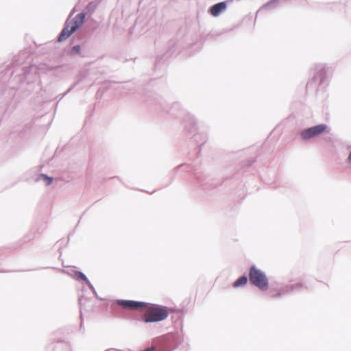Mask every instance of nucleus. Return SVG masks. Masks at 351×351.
Instances as JSON below:
<instances>
[{"instance_id":"obj_9","label":"nucleus","mask_w":351,"mask_h":351,"mask_svg":"<svg viewBox=\"0 0 351 351\" xmlns=\"http://www.w3.org/2000/svg\"><path fill=\"white\" fill-rule=\"evenodd\" d=\"M41 177L47 180V185H49V184H51L52 183L53 179L51 178L47 177L45 175H42Z\"/></svg>"},{"instance_id":"obj_2","label":"nucleus","mask_w":351,"mask_h":351,"mask_svg":"<svg viewBox=\"0 0 351 351\" xmlns=\"http://www.w3.org/2000/svg\"><path fill=\"white\" fill-rule=\"evenodd\" d=\"M84 19L85 14L80 13L77 14L73 19L68 21L58 37V41L61 42L68 38L84 23Z\"/></svg>"},{"instance_id":"obj_5","label":"nucleus","mask_w":351,"mask_h":351,"mask_svg":"<svg viewBox=\"0 0 351 351\" xmlns=\"http://www.w3.org/2000/svg\"><path fill=\"white\" fill-rule=\"evenodd\" d=\"M118 304L125 308L131 310L143 311L147 306V303L143 302H136L132 300H119Z\"/></svg>"},{"instance_id":"obj_3","label":"nucleus","mask_w":351,"mask_h":351,"mask_svg":"<svg viewBox=\"0 0 351 351\" xmlns=\"http://www.w3.org/2000/svg\"><path fill=\"white\" fill-rule=\"evenodd\" d=\"M249 277L250 282L261 290L266 291L268 289L269 283L266 275L256 267H251Z\"/></svg>"},{"instance_id":"obj_7","label":"nucleus","mask_w":351,"mask_h":351,"mask_svg":"<svg viewBox=\"0 0 351 351\" xmlns=\"http://www.w3.org/2000/svg\"><path fill=\"white\" fill-rule=\"evenodd\" d=\"M247 282V278L246 276H241L237 280L234 282L233 287H238L239 286L245 285Z\"/></svg>"},{"instance_id":"obj_13","label":"nucleus","mask_w":351,"mask_h":351,"mask_svg":"<svg viewBox=\"0 0 351 351\" xmlns=\"http://www.w3.org/2000/svg\"><path fill=\"white\" fill-rule=\"evenodd\" d=\"M348 160H351V152H350V155H349V156H348Z\"/></svg>"},{"instance_id":"obj_8","label":"nucleus","mask_w":351,"mask_h":351,"mask_svg":"<svg viewBox=\"0 0 351 351\" xmlns=\"http://www.w3.org/2000/svg\"><path fill=\"white\" fill-rule=\"evenodd\" d=\"M81 51V47L80 45H75L72 48L73 53H80Z\"/></svg>"},{"instance_id":"obj_1","label":"nucleus","mask_w":351,"mask_h":351,"mask_svg":"<svg viewBox=\"0 0 351 351\" xmlns=\"http://www.w3.org/2000/svg\"><path fill=\"white\" fill-rule=\"evenodd\" d=\"M145 313L143 315L145 322H158L165 320L169 313L167 307L160 306L156 304L147 303L145 307Z\"/></svg>"},{"instance_id":"obj_6","label":"nucleus","mask_w":351,"mask_h":351,"mask_svg":"<svg viewBox=\"0 0 351 351\" xmlns=\"http://www.w3.org/2000/svg\"><path fill=\"white\" fill-rule=\"evenodd\" d=\"M226 9V3L220 2L213 5L210 9V13L214 16H217L220 13Z\"/></svg>"},{"instance_id":"obj_11","label":"nucleus","mask_w":351,"mask_h":351,"mask_svg":"<svg viewBox=\"0 0 351 351\" xmlns=\"http://www.w3.org/2000/svg\"><path fill=\"white\" fill-rule=\"evenodd\" d=\"M80 278L82 280H87L86 276L84 274H80Z\"/></svg>"},{"instance_id":"obj_14","label":"nucleus","mask_w":351,"mask_h":351,"mask_svg":"<svg viewBox=\"0 0 351 351\" xmlns=\"http://www.w3.org/2000/svg\"><path fill=\"white\" fill-rule=\"evenodd\" d=\"M323 74H324V72H323V71H321L319 73L320 75H322Z\"/></svg>"},{"instance_id":"obj_4","label":"nucleus","mask_w":351,"mask_h":351,"mask_svg":"<svg viewBox=\"0 0 351 351\" xmlns=\"http://www.w3.org/2000/svg\"><path fill=\"white\" fill-rule=\"evenodd\" d=\"M326 129V125H318L302 131L301 132V137L304 140H307L319 135L320 134L323 133Z\"/></svg>"},{"instance_id":"obj_10","label":"nucleus","mask_w":351,"mask_h":351,"mask_svg":"<svg viewBox=\"0 0 351 351\" xmlns=\"http://www.w3.org/2000/svg\"><path fill=\"white\" fill-rule=\"evenodd\" d=\"M144 351H155V348L154 347L149 348L145 349Z\"/></svg>"},{"instance_id":"obj_12","label":"nucleus","mask_w":351,"mask_h":351,"mask_svg":"<svg viewBox=\"0 0 351 351\" xmlns=\"http://www.w3.org/2000/svg\"><path fill=\"white\" fill-rule=\"evenodd\" d=\"M302 285L301 283H298L295 285V288L302 287Z\"/></svg>"}]
</instances>
